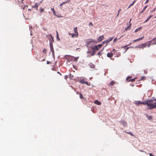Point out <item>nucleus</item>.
<instances>
[{
  "instance_id": "f257e3e1",
  "label": "nucleus",
  "mask_w": 156,
  "mask_h": 156,
  "mask_svg": "<svg viewBox=\"0 0 156 156\" xmlns=\"http://www.w3.org/2000/svg\"><path fill=\"white\" fill-rule=\"evenodd\" d=\"M144 105H146L148 109L151 110L154 109L152 99L145 101Z\"/></svg>"
},
{
  "instance_id": "f03ea898",
  "label": "nucleus",
  "mask_w": 156,
  "mask_h": 156,
  "mask_svg": "<svg viewBox=\"0 0 156 156\" xmlns=\"http://www.w3.org/2000/svg\"><path fill=\"white\" fill-rule=\"evenodd\" d=\"M102 46V44H99L98 45H96L92 47L91 49L92 50H95L96 51H98L101 48Z\"/></svg>"
},
{
  "instance_id": "7ed1b4c3",
  "label": "nucleus",
  "mask_w": 156,
  "mask_h": 156,
  "mask_svg": "<svg viewBox=\"0 0 156 156\" xmlns=\"http://www.w3.org/2000/svg\"><path fill=\"white\" fill-rule=\"evenodd\" d=\"M74 33H69V35L72 36V37H77L78 36V33L77 30H74Z\"/></svg>"
},
{
  "instance_id": "20e7f679",
  "label": "nucleus",
  "mask_w": 156,
  "mask_h": 156,
  "mask_svg": "<svg viewBox=\"0 0 156 156\" xmlns=\"http://www.w3.org/2000/svg\"><path fill=\"white\" fill-rule=\"evenodd\" d=\"M49 39L50 41V43L49 44H50V43H51V45H52V42L54 41V39H53V37H52V35L50 34L49 36H48Z\"/></svg>"
},
{
  "instance_id": "39448f33",
  "label": "nucleus",
  "mask_w": 156,
  "mask_h": 156,
  "mask_svg": "<svg viewBox=\"0 0 156 156\" xmlns=\"http://www.w3.org/2000/svg\"><path fill=\"white\" fill-rule=\"evenodd\" d=\"M131 76H127V82L130 81V82H133L135 81V80L136 79V77H135L133 79H129L130 78H131Z\"/></svg>"
},
{
  "instance_id": "423d86ee",
  "label": "nucleus",
  "mask_w": 156,
  "mask_h": 156,
  "mask_svg": "<svg viewBox=\"0 0 156 156\" xmlns=\"http://www.w3.org/2000/svg\"><path fill=\"white\" fill-rule=\"evenodd\" d=\"M144 101L142 102L140 101H135V104L137 106H139L140 104H143L144 105Z\"/></svg>"
},
{
  "instance_id": "0eeeda50",
  "label": "nucleus",
  "mask_w": 156,
  "mask_h": 156,
  "mask_svg": "<svg viewBox=\"0 0 156 156\" xmlns=\"http://www.w3.org/2000/svg\"><path fill=\"white\" fill-rule=\"evenodd\" d=\"M146 44H147L146 43L143 44H141L138 45L137 47L140 48H143L146 47Z\"/></svg>"
},
{
  "instance_id": "6e6552de",
  "label": "nucleus",
  "mask_w": 156,
  "mask_h": 156,
  "mask_svg": "<svg viewBox=\"0 0 156 156\" xmlns=\"http://www.w3.org/2000/svg\"><path fill=\"white\" fill-rule=\"evenodd\" d=\"M152 101L153 105L154 108H156V99H152Z\"/></svg>"
},
{
  "instance_id": "1a4fd4ad",
  "label": "nucleus",
  "mask_w": 156,
  "mask_h": 156,
  "mask_svg": "<svg viewBox=\"0 0 156 156\" xmlns=\"http://www.w3.org/2000/svg\"><path fill=\"white\" fill-rule=\"evenodd\" d=\"M104 39V36L103 35L100 36L98 39V41L99 42L101 41Z\"/></svg>"
},
{
  "instance_id": "9d476101",
  "label": "nucleus",
  "mask_w": 156,
  "mask_h": 156,
  "mask_svg": "<svg viewBox=\"0 0 156 156\" xmlns=\"http://www.w3.org/2000/svg\"><path fill=\"white\" fill-rule=\"evenodd\" d=\"M113 55V53L112 52H110L107 54V56L108 57L111 58Z\"/></svg>"
},
{
  "instance_id": "9b49d317",
  "label": "nucleus",
  "mask_w": 156,
  "mask_h": 156,
  "mask_svg": "<svg viewBox=\"0 0 156 156\" xmlns=\"http://www.w3.org/2000/svg\"><path fill=\"white\" fill-rule=\"evenodd\" d=\"M144 38V36H143L142 37L139 38L133 41V42H135L136 41H139L141 40H142Z\"/></svg>"
},
{
  "instance_id": "f8f14e48",
  "label": "nucleus",
  "mask_w": 156,
  "mask_h": 156,
  "mask_svg": "<svg viewBox=\"0 0 156 156\" xmlns=\"http://www.w3.org/2000/svg\"><path fill=\"white\" fill-rule=\"evenodd\" d=\"M50 48H51V50L52 51V52L53 54H54V48L53 47V45H51V43H50Z\"/></svg>"
},
{
  "instance_id": "ddd939ff",
  "label": "nucleus",
  "mask_w": 156,
  "mask_h": 156,
  "mask_svg": "<svg viewBox=\"0 0 156 156\" xmlns=\"http://www.w3.org/2000/svg\"><path fill=\"white\" fill-rule=\"evenodd\" d=\"M39 4H38V3H36L35 4V5H34V6H32V7L33 8H35L36 10H37V8H38V7L39 5Z\"/></svg>"
},
{
  "instance_id": "4468645a",
  "label": "nucleus",
  "mask_w": 156,
  "mask_h": 156,
  "mask_svg": "<svg viewBox=\"0 0 156 156\" xmlns=\"http://www.w3.org/2000/svg\"><path fill=\"white\" fill-rule=\"evenodd\" d=\"M94 103L98 105H100L101 104V102L99 101L98 100H95L94 101Z\"/></svg>"
},
{
  "instance_id": "2eb2a0df",
  "label": "nucleus",
  "mask_w": 156,
  "mask_h": 156,
  "mask_svg": "<svg viewBox=\"0 0 156 156\" xmlns=\"http://www.w3.org/2000/svg\"><path fill=\"white\" fill-rule=\"evenodd\" d=\"M79 82L80 83H81L83 84V83H84L85 82V81L84 79H82L80 80H79Z\"/></svg>"
},
{
  "instance_id": "dca6fc26",
  "label": "nucleus",
  "mask_w": 156,
  "mask_h": 156,
  "mask_svg": "<svg viewBox=\"0 0 156 156\" xmlns=\"http://www.w3.org/2000/svg\"><path fill=\"white\" fill-rule=\"evenodd\" d=\"M115 83L114 81L112 80L110 82L109 84V86H113Z\"/></svg>"
},
{
  "instance_id": "f3484780",
  "label": "nucleus",
  "mask_w": 156,
  "mask_h": 156,
  "mask_svg": "<svg viewBox=\"0 0 156 156\" xmlns=\"http://www.w3.org/2000/svg\"><path fill=\"white\" fill-rule=\"evenodd\" d=\"M148 6V5H146L145 6L144 8H143V9L140 12V13L141 14L143 13V12L144 11L147 7Z\"/></svg>"
},
{
  "instance_id": "a211bd4d",
  "label": "nucleus",
  "mask_w": 156,
  "mask_h": 156,
  "mask_svg": "<svg viewBox=\"0 0 156 156\" xmlns=\"http://www.w3.org/2000/svg\"><path fill=\"white\" fill-rule=\"evenodd\" d=\"M103 50V49L101 50L98 53L97 55L101 56V55L102 53H101V52Z\"/></svg>"
},
{
  "instance_id": "6ab92c4d",
  "label": "nucleus",
  "mask_w": 156,
  "mask_h": 156,
  "mask_svg": "<svg viewBox=\"0 0 156 156\" xmlns=\"http://www.w3.org/2000/svg\"><path fill=\"white\" fill-rule=\"evenodd\" d=\"M135 2H136V1L135 0L132 3H131L130 5L129 6V7H127V9H128L131 6L133 5Z\"/></svg>"
},
{
  "instance_id": "aec40b11",
  "label": "nucleus",
  "mask_w": 156,
  "mask_h": 156,
  "mask_svg": "<svg viewBox=\"0 0 156 156\" xmlns=\"http://www.w3.org/2000/svg\"><path fill=\"white\" fill-rule=\"evenodd\" d=\"M146 79V77L144 76H142L140 79V80H144Z\"/></svg>"
},
{
  "instance_id": "412c9836",
  "label": "nucleus",
  "mask_w": 156,
  "mask_h": 156,
  "mask_svg": "<svg viewBox=\"0 0 156 156\" xmlns=\"http://www.w3.org/2000/svg\"><path fill=\"white\" fill-rule=\"evenodd\" d=\"M122 48H125V51H123V53H125L127 51V45H125Z\"/></svg>"
},
{
  "instance_id": "4be33fe9",
  "label": "nucleus",
  "mask_w": 156,
  "mask_h": 156,
  "mask_svg": "<svg viewBox=\"0 0 156 156\" xmlns=\"http://www.w3.org/2000/svg\"><path fill=\"white\" fill-rule=\"evenodd\" d=\"M70 1V0H67L66 1L63 2L62 3V4L63 5L69 2Z\"/></svg>"
},
{
  "instance_id": "5701e85b",
  "label": "nucleus",
  "mask_w": 156,
  "mask_h": 156,
  "mask_svg": "<svg viewBox=\"0 0 156 156\" xmlns=\"http://www.w3.org/2000/svg\"><path fill=\"white\" fill-rule=\"evenodd\" d=\"M152 16V15H151L150 16L148 17L147 19L146 20V21H145V22H147L151 18V17Z\"/></svg>"
},
{
  "instance_id": "b1692460",
  "label": "nucleus",
  "mask_w": 156,
  "mask_h": 156,
  "mask_svg": "<svg viewBox=\"0 0 156 156\" xmlns=\"http://www.w3.org/2000/svg\"><path fill=\"white\" fill-rule=\"evenodd\" d=\"M114 38V37H111L109 38L108 39L109 41H112Z\"/></svg>"
},
{
  "instance_id": "393cba45",
  "label": "nucleus",
  "mask_w": 156,
  "mask_h": 156,
  "mask_svg": "<svg viewBox=\"0 0 156 156\" xmlns=\"http://www.w3.org/2000/svg\"><path fill=\"white\" fill-rule=\"evenodd\" d=\"M80 98H81V99H83L84 98L82 95V94L80 93Z\"/></svg>"
},
{
  "instance_id": "a878e982",
  "label": "nucleus",
  "mask_w": 156,
  "mask_h": 156,
  "mask_svg": "<svg viewBox=\"0 0 156 156\" xmlns=\"http://www.w3.org/2000/svg\"><path fill=\"white\" fill-rule=\"evenodd\" d=\"M147 117L149 119H152V117L151 116L147 115Z\"/></svg>"
},
{
  "instance_id": "bb28decb",
  "label": "nucleus",
  "mask_w": 156,
  "mask_h": 156,
  "mask_svg": "<svg viewBox=\"0 0 156 156\" xmlns=\"http://www.w3.org/2000/svg\"><path fill=\"white\" fill-rule=\"evenodd\" d=\"M84 83L86 84L88 86H90V83H89L87 82H85Z\"/></svg>"
},
{
  "instance_id": "cd10ccee",
  "label": "nucleus",
  "mask_w": 156,
  "mask_h": 156,
  "mask_svg": "<svg viewBox=\"0 0 156 156\" xmlns=\"http://www.w3.org/2000/svg\"><path fill=\"white\" fill-rule=\"evenodd\" d=\"M132 20V19H131L130 20V21L129 22V26H127V29L129 28H130V26H131V24H130V22L131 21V20Z\"/></svg>"
},
{
  "instance_id": "c85d7f7f",
  "label": "nucleus",
  "mask_w": 156,
  "mask_h": 156,
  "mask_svg": "<svg viewBox=\"0 0 156 156\" xmlns=\"http://www.w3.org/2000/svg\"><path fill=\"white\" fill-rule=\"evenodd\" d=\"M53 13L55 15V16H57V17H60L59 16H57V15L56 14V13H55V10H54V11H53Z\"/></svg>"
},
{
  "instance_id": "c756f323",
  "label": "nucleus",
  "mask_w": 156,
  "mask_h": 156,
  "mask_svg": "<svg viewBox=\"0 0 156 156\" xmlns=\"http://www.w3.org/2000/svg\"><path fill=\"white\" fill-rule=\"evenodd\" d=\"M43 52L44 53L46 54L47 52L46 49H44V50H43Z\"/></svg>"
},
{
  "instance_id": "7c9ffc66",
  "label": "nucleus",
  "mask_w": 156,
  "mask_h": 156,
  "mask_svg": "<svg viewBox=\"0 0 156 156\" xmlns=\"http://www.w3.org/2000/svg\"><path fill=\"white\" fill-rule=\"evenodd\" d=\"M44 11V9H43V8H41V9H40V12L41 13L43 11Z\"/></svg>"
},
{
  "instance_id": "2f4dec72",
  "label": "nucleus",
  "mask_w": 156,
  "mask_h": 156,
  "mask_svg": "<svg viewBox=\"0 0 156 156\" xmlns=\"http://www.w3.org/2000/svg\"><path fill=\"white\" fill-rule=\"evenodd\" d=\"M110 41H109L108 39L106 40L105 41H104V42L105 43H108Z\"/></svg>"
},
{
  "instance_id": "473e14b6",
  "label": "nucleus",
  "mask_w": 156,
  "mask_h": 156,
  "mask_svg": "<svg viewBox=\"0 0 156 156\" xmlns=\"http://www.w3.org/2000/svg\"><path fill=\"white\" fill-rule=\"evenodd\" d=\"M118 40V39L116 38H115V39H114V40H113V41H114V42H116L117 41V40Z\"/></svg>"
},
{
  "instance_id": "72a5a7b5",
  "label": "nucleus",
  "mask_w": 156,
  "mask_h": 156,
  "mask_svg": "<svg viewBox=\"0 0 156 156\" xmlns=\"http://www.w3.org/2000/svg\"><path fill=\"white\" fill-rule=\"evenodd\" d=\"M95 53H94V52H93L92 51V53L91 54V55L92 56L94 55H95Z\"/></svg>"
},
{
  "instance_id": "f704fd0d",
  "label": "nucleus",
  "mask_w": 156,
  "mask_h": 156,
  "mask_svg": "<svg viewBox=\"0 0 156 156\" xmlns=\"http://www.w3.org/2000/svg\"><path fill=\"white\" fill-rule=\"evenodd\" d=\"M56 33H57V39H59L58 35V32H57V31H56Z\"/></svg>"
},
{
  "instance_id": "c9c22d12",
  "label": "nucleus",
  "mask_w": 156,
  "mask_h": 156,
  "mask_svg": "<svg viewBox=\"0 0 156 156\" xmlns=\"http://www.w3.org/2000/svg\"><path fill=\"white\" fill-rule=\"evenodd\" d=\"M156 9V8H154L153 9V10H152V11H150V12H154V11H155V10Z\"/></svg>"
},
{
  "instance_id": "e433bc0d",
  "label": "nucleus",
  "mask_w": 156,
  "mask_h": 156,
  "mask_svg": "<svg viewBox=\"0 0 156 156\" xmlns=\"http://www.w3.org/2000/svg\"><path fill=\"white\" fill-rule=\"evenodd\" d=\"M127 134H129L130 135L134 136L133 134L131 133L127 132Z\"/></svg>"
},
{
  "instance_id": "4c0bfd02",
  "label": "nucleus",
  "mask_w": 156,
  "mask_h": 156,
  "mask_svg": "<svg viewBox=\"0 0 156 156\" xmlns=\"http://www.w3.org/2000/svg\"><path fill=\"white\" fill-rule=\"evenodd\" d=\"M121 11V9H119L118 11V14L117 16H118V15H119V12Z\"/></svg>"
},
{
  "instance_id": "58836bf2",
  "label": "nucleus",
  "mask_w": 156,
  "mask_h": 156,
  "mask_svg": "<svg viewBox=\"0 0 156 156\" xmlns=\"http://www.w3.org/2000/svg\"><path fill=\"white\" fill-rule=\"evenodd\" d=\"M90 25H91L92 26H93V24L91 22H90L89 24V26H90Z\"/></svg>"
},
{
  "instance_id": "ea45409f",
  "label": "nucleus",
  "mask_w": 156,
  "mask_h": 156,
  "mask_svg": "<svg viewBox=\"0 0 156 156\" xmlns=\"http://www.w3.org/2000/svg\"><path fill=\"white\" fill-rule=\"evenodd\" d=\"M149 0H147L146 2H145V4H146L148 2Z\"/></svg>"
},
{
  "instance_id": "a19ab883",
  "label": "nucleus",
  "mask_w": 156,
  "mask_h": 156,
  "mask_svg": "<svg viewBox=\"0 0 156 156\" xmlns=\"http://www.w3.org/2000/svg\"><path fill=\"white\" fill-rule=\"evenodd\" d=\"M149 155H150V156H153V155L151 153H149Z\"/></svg>"
},
{
  "instance_id": "79ce46f5",
  "label": "nucleus",
  "mask_w": 156,
  "mask_h": 156,
  "mask_svg": "<svg viewBox=\"0 0 156 156\" xmlns=\"http://www.w3.org/2000/svg\"><path fill=\"white\" fill-rule=\"evenodd\" d=\"M94 66L93 64V65H92V66H91V68H94Z\"/></svg>"
},
{
  "instance_id": "37998d69",
  "label": "nucleus",
  "mask_w": 156,
  "mask_h": 156,
  "mask_svg": "<svg viewBox=\"0 0 156 156\" xmlns=\"http://www.w3.org/2000/svg\"><path fill=\"white\" fill-rule=\"evenodd\" d=\"M51 10H52V11L53 12V11H54L55 10H54V8H51Z\"/></svg>"
},
{
  "instance_id": "c03bdc74",
  "label": "nucleus",
  "mask_w": 156,
  "mask_h": 156,
  "mask_svg": "<svg viewBox=\"0 0 156 156\" xmlns=\"http://www.w3.org/2000/svg\"><path fill=\"white\" fill-rule=\"evenodd\" d=\"M76 93H77V94H80V93L78 91H77V92H76Z\"/></svg>"
},
{
  "instance_id": "a18cd8bd",
  "label": "nucleus",
  "mask_w": 156,
  "mask_h": 156,
  "mask_svg": "<svg viewBox=\"0 0 156 156\" xmlns=\"http://www.w3.org/2000/svg\"><path fill=\"white\" fill-rule=\"evenodd\" d=\"M93 50V52H94V53H95L96 52V50Z\"/></svg>"
},
{
  "instance_id": "49530a36",
  "label": "nucleus",
  "mask_w": 156,
  "mask_h": 156,
  "mask_svg": "<svg viewBox=\"0 0 156 156\" xmlns=\"http://www.w3.org/2000/svg\"><path fill=\"white\" fill-rule=\"evenodd\" d=\"M50 62H49V61H47V64H49L50 63Z\"/></svg>"
},
{
  "instance_id": "de8ad7c7",
  "label": "nucleus",
  "mask_w": 156,
  "mask_h": 156,
  "mask_svg": "<svg viewBox=\"0 0 156 156\" xmlns=\"http://www.w3.org/2000/svg\"><path fill=\"white\" fill-rule=\"evenodd\" d=\"M62 5H63V4H62V3H61V4H60V6H62Z\"/></svg>"
},
{
  "instance_id": "09e8293b",
  "label": "nucleus",
  "mask_w": 156,
  "mask_h": 156,
  "mask_svg": "<svg viewBox=\"0 0 156 156\" xmlns=\"http://www.w3.org/2000/svg\"><path fill=\"white\" fill-rule=\"evenodd\" d=\"M141 27H139L138 28H137L136 29H141Z\"/></svg>"
},
{
  "instance_id": "8fccbe9b",
  "label": "nucleus",
  "mask_w": 156,
  "mask_h": 156,
  "mask_svg": "<svg viewBox=\"0 0 156 156\" xmlns=\"http://www.w3.org/2000/svg\"><path fill=\"white\" fill-rule=\"evenodd\" d=\"M65 79H66L67 78V76H65Z\"/></svg>"
},
{
  "instance_id": "3c124183",
  "label": "nucleus",
  "mask_w": 156,
  "mask_h": 156,
  "mask_svg": "<svg viewBox=\"0 0 156 156\" xmlns=\"http://www.w3.org/2000/svg\"><path fill=\"white\" fill-rule=\"evenodd\" d=\"M115 51V49H113V50H112V51Z\"/></svg>"
},
{
  "instance_id": "603ef678",
  "label": "nucleus",
  "mask_w": 156,
  "mask_h": 156,
  "mask_svg": "<svg viewBox=\"0 0 156 156\" xmlns=\"http://www.w3.org/2000/svg\"><path fill=\"white\" fill-rule=\"evenodd\" d=\"M139 30H135V32H137Z\"/></svg>"
},
{
  "instance_id": "864d4df0",
  "label": "nucleus",
  "mask_w": 156,
  "mask_h": 156,
  "mask_svg": "<svg viewBox=\"0 0 156 156\" xmlns=\"http://www.w3.org/2000/svg\"><path fill=\"white\" fill-rule=\"evenodd\" d=\"M140 151L142 152H144V151H142V150H140Z\"/></svg>"
},
{
  "instance_id": "5fc2aeb1",
  "label": "nucleus",
  "mask_w": 156,
  "mask_h": 156,
  "mask_svg": "<svg viewBox=\"0 0 156 156\" xmlns=\"http://www.w3.org/2000/svg\"><path fill=\"white\" fill-rule=\"evenodd\" d=\"M57 73L60 74V75H61V73H59V72H57Z\"/></svg>"
},
{
  "instance_id": "6e6d98bb",
  "label": "nucleus",
  "mask_w": 156,
  "mask_h": 156,
  "mask_svg": "<svg viewBox=\"0 0 156 156\" xmlns=\"http://www.w3.org/2000/svg\"><path fill=\"white\" fill-rule=\"evenodd\" d=\"M90 51H88L87 52V53H90Z\"/></svg>"
},
{
  "instance_id": "4d7b16f0",
  "label": "nucleus",
  "mask_w": 156,
  "mask_h": 156,
  "mask_svg": "<svg viewBox=\"0 0 156 156\" xmlns=\"http://www.w3.org/2000/svg\"><path fill=\"white\" fill-rule=\"evenodd\" d=\"M74 29H77V27H75V28Z\"/></svg>"
},
{
  "instance_id": "13d9d810",
  "label": "nucleus",
  "mask_w": 156,
  "mask_h": 156,
  "mask_svg": "<svg viewBox=\"0 0 156 156\" xmlns=\"http://www.w3.org/2000/svg\"><path fill=\"white\" fill-rule=\"evenodd\" d=\"M150 46V44H148V47H149Z\"/></svg>"
},
{
  "instance_id": "bf43d9fd",
  "label": "nucleus",
  "mask_w": 156,
  "mask_h": 156,
  "mask_svg": "<svg viewBox=\"0 0 156 156\" xmlns=\"http://www.w3.org/2000/svg\"><path fill=\"white\" fill-rule=\"evenodd\" d=\"M155 39H156V38H155L153 40H155Z\"/></svg>"
},
{
  "instance_id": "052dcab7",
  "label": "nucleus",
  "mask_w": 156,
  "mask_h": 156,
  "mask_svg": "<svg viewBox=\"0 0 156 156\" xmlns=\"http://www.w3.org/2000/svg\"><path fill=\"white\" fill-rule=\"evenodd\" d=\"M125 29L126 30L127 29V27H126Z\"/></svg>"
},
{
  "instance_id": "680f3d73",
  "label": "nucleus",
  "mask_w": 156,
  "mask_h": 156,
  "mask_svg": "<svg viewBox=\"0 0 156 156\" xmlns=\"http://www.w3.org/2000/svg\"><path fill=\"white\" fill-rule=\"evenodd\" d=\"M28 10H30V9H28Z\"/></svg>"
},
{
  "instance_id": "e2e57ef3",
  "label": "nucleus",
  "mask_w": 156,
  "mask_h": 156,
  "mask_svg": "<svg viewBox=\"0 0 156 156\" xmlns=\"http://www.w3.org/2000/svg\"><path fill=\"white\" fill-rule=\"evenodd\" d=\"M24 0H21V1L23 2Z\"/></svg>"
},
{
  "instance_id": "0e129e2a",
  "label": "nucleus",
  "mask_w": 156,
  "mask_h": 156,
  "mask_svg": "<svg viewBox=\"0 0 156 156\" xmlns=\"http://www.w3.org/2000/svg\"><path fill=\"white\" fill-rule=\"evenodd\" d=\"M155 44H156V42L154 43Z\"/></svg>"
},
{
  "instance_id": "69168bd1",
  "label": "nucleus",
  "mask_w": 156,
  "mask_h": 156,
  "mask_svg": "<svg viewBox=\"0 0 156 156\" xmlns=\"http://www.w3.org/2000/svg\"><path fill=\"white\" fill-rule=\"evenodd\" d=\"M128 48H129V47H127V49H128Z\"/></svg>"
},
{
  "instance_id": "338daca9",
  "label": "nucleus",
  "mask_w": 156,
  "mask_h": 156,
  "mask_svg": "<svg viewBox=\"0 0 156 156\" xmlns=\"http://www.w3.org/2000/svg\"><path fill=\"white\" fill-rule=\"evenodd\" d=\"M126 80H127V78H126Z\"/></svg>"
}]
</instances>
